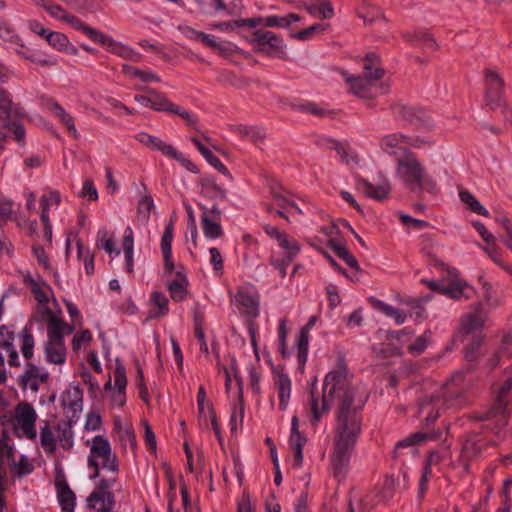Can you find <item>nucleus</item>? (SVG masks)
Returning a JSON list of instances; mask_svg holds the SVG:
<instances>
[{
  "mask_svg": "<svg viewBox=\"0 0 512 512\" xmlns=\"http://www.w3.org/2000/svg\"><path fill=\"white\" fill-rule=\"evenodd\" d=\"M348 374L347 363L339 359L335 369L325 377L322 396L315 392L314 385L310 392L314 425L329 410L332 399L337 398L341 401L336 416L334 451L331 460L333 474L338 481L346 479L349 473L352 446L351 386Z\"/></svg>",
  "mask_w": 512,
  "mask_h": 512,
  "instance_id": "obj_1",
  "label": "nucleus"
},
{
  "mask_svg": "<svg viewBox=\"0 0 512 512\" xmlns=\"http://www.w3.org/2000/svg\"><path fill=\"white\" fill-rule=\"evenodd\" d=\"M464 381L465 374L457 372L437 394L426 397L420 402L418 413L425 427L433 425L444 408H461L466 404Z\"/></svg>",
  "mask_w": 512,
  "mask_h": 512,
  "instance_id": "obj_2",
  "label": "nucleus"
},
{
  "mask_svg": "<svg viewBox=\"0 0 512 512\" xmlns=\"http://www.w3.org/2000/svg\"><path fill=\"white\" fill-rule=\"evenodd\" d=\"M359 61L363 75L354 77V96L366 101L368 107H372L376 97L389 93L390 83L381 81L385 71L376 53L370 52Z\"/></svg>",
  "mask_w": 512,
  "mask_h": 512,
  "instance_id": "obj_3",
  "label": "nucleus"
},
{
  "mask_svg": "<svg viewBox=\"0 0 512 512\" xmlns=\"http://www.w3.org/2000/svg\"><path fill=\"white\" fill-rule=\"evenodd\" d=\"M395 175L409 191L420 197L424 192L435 195L438 191L436 181L411 151H405L396 159Z\"/></svg>",
  "mask_w": 512,
  "mask_h": 512,
  "instance_id": "obj_4",
  "label": "nucleus"
},
{
  "mask_svg": "<svg viewBox=\"0 0 512 512\" xmlns=\"http://www.w3.org/2000/svg\"><path fill=\"white\" fill-rule=\"evenodd\" d=\"M510 401H512V376L499 387L495 403L487 410L472 412L470 418L476 421H492L493 423L486 425V428L500 439L501 431L508 423L506 411Z\"/></svg>",
  "mask_w": 512,
  "mask_h": 512,
  "instance_id": "obj_5",
  "label": "nucleus"
},
{
  "mask_svg": "<svg viewBox=\"0 0 512 512\" xmlns=\"http://www.w3.org/2000/svg\"><path fill=\"white\" fill-rule=\"evenodd\" d=\"M138 91H145V94L134 95V101L143 107L150 108L157 112L174 114L185 120L188 124L194 125L196 118L187 110L171 102L168 97L154 89H146L142 86H135Z\"/></svg>",
  "mask_w": 512,
  "mask_h": 512,
  "instance_id": "obj_6",
  "label": "nucleus"
},
{
  "mask_svg": "<svg viewBox=\"0 0 512 512\" xmlns=\"http://www.w3.org/2000/svg\"><path fill=\"white\" fill-rule=\"evenodd\" d=\"M24 116L23 108L18 103H14L10 93L0 88V123L4 128L13 133L15 141L19 144L25 142V129L18 119Z\"/></svg>",
  "mask_w": 512,
  "mask_h": 512,
  "instance_id": "obj_7",
  "label": "nucleus"
},
{
  "mask_svg": "<svg viewBox=\"0 0 512 512\" xmlns=\"http://www.w3.org/2000/svg\"><path fill=\"white\" fill-rule=\"evenodd\" d=\"M38 5L47 11L51 17L71 25L76 30L82 31L93 41L102 45H112L113 40L110 37L90 26H87L78 17L70 14L60 5L52 3L51 1H41Z\"/></svg>",
  "mask_w": 512,
  "mask_h": 512,
  "instance_id": "obj_8",
  "label": "nucleus"
},
{
  "mask_svg": "<svg viewBox=\"0 0 512 512\" xmlns=\"http://www.w3.org/2000/svg\"><path fill=\"white\" fill-rule=\"evenodd\" d=\"M88 463L94 468L92 478L99 476V468L116 472L118 469V461L116 455L112 452L109 441L102 437L96 436L90 444V453Z\"/></svg>",
  "mask_w": 512,
  "mask_h": 512,
  "instance_id": "obj_9",
  "label": "nucleus"
},
{
  "mask_svg": "<svg viewBox=\"0 0 512 512\" xmlns=\"http://www.w3.org/2000/svg\"><path fill=\"white\" fill-rule=\"evenodd\" d=\"M394 117L405 125L419 127H431L432 119L425 110L419 107L397 102L391 107Z\"/></svg>",
  "mask_w": 512,
  "mask_h": 512,
  "instance_id": "obj_10",
  "label": "nucleus"
},
{
  "mask_svg": "<svg viewBox=\"0 0 512 512\" xmlns=\"http://www.w3.org/2000/svg\"><path fill=\"white\" fill-rule=\"evenodd\" d=\"M484 105L490 110L501 106L504 99V80L501 75L490 68L484 70Z\"/></svg>",
  "mask_w": 512,
  "mask_h": 512,
  "instance_id": "obj_11",
  "label": "nucleus"
},
{
  "mask_svg": "<svg viewBox=\"0 0 512 512\" xmlns=\"http://www.w3.org/2000/svg\"><path fill=\"white\" fill-rule=\"evenodd\" d=\"M37 414L33 406L29 403H19L15 410L14 428L17 432L28 439L34 440L37 437L35 422Z\"/></svg>",
  "mask_w": 512,
  "mask_h": 512,
  "instance_id": "obj_12",
  "label": "nucleus"
},
{
  "mask_svg": "<svg viewBox=\"0 0 512 512\" xmlns=\"http://www.w3.org/2000/svg\"><path fill=\"white\" fill-rule=\"evenodd\" d=\"M251 43L258 52H264L268 55H279L283 53L284 44L282 39L271 31L261 29L255 31Z\"/></svg>",
  "mask_w": 512,
  "mask_h": 512,
  "instance_id": "obj_13",
  "label": "nucleus"
},
{
  "mask_svg": "<svg viewBox=\"0 0 512 512\" xmlns=\"http://www.w3.org/2000/svg\"><path fill=\"white\" fill-rule=\"evenodd\" d=\"M39 317L41 321L47 323L48 340H63L65 335L73 332V327L61 318L60 311L43 310V314Z\"/></svg>",
  "mask_w": 512,
  "mask_h": 512,
  "instance_id": "obj_14",
  "label": "nucleus"
},
{
  "mask_svg": "<svg viewBox=\"0 0 512 512\" xmlns=\"http://www.w3.org/2000/svg\"><path fill=\"white\" fill-rule=\"evenodd\" d=\"M24 283L30 288L37 301L36 313L38 316L43 314V310H52L48 306L49 297L52 292L45 282L40 279H34L30 274H26L24 276Z\"/></svg>",
  "mask_w": 512,
  "mask_h": 512,
  "instance_id": "obj_15",
  "label": "nucleus"
},
{
  "mask_svg": "<svg viewBox=\"0 0 512 512\" xmlns=\"http://www.w3.org/2000/svg\"><path fill=\"white\" fill-rule=\"evenodd\" d=\"M277 242L282 249L286 250V255L281 260L272 258L271 264L280 271L282 277H285L286 268L290 265L294 257L300 251V245L295 239L286 233H284L282 236H279Z\"/></svg>",
  "mask_w": 512,
  "mask_h": 512,
  "instance_id": "obj_16",
  "label": "nucleus"
},
{
  "mask_svg": "<svg viewBox=\"0 0 512 512\" xmlns=\"http://www.w3.org/2000/svg\"><path fill=\"white\" fill-rule=\"evenodd\" d=\"M48 377L47 372L42 371L32 363H28L24 373L19 377V385L24 390L30 389L33 393H37L40 385L47 383Z\"/></svg>",
  "mask_w": 512,
  "mask_h": 512,
  "instance_id": "obj_17",
  "label": "nucleus"
},
{
  "mask_svg": "<svg viewBox=\"0 0 512 512\" xmlns=\"http://www.w3.org/2000/svg\"><path fill=\"white\" fill-rule=\"evenodd\" d=\"M488 320V313L483 304L477 302L473 304L472 311L465 314L461 319V327L465 333H471L481 330Z\"/></svg>",
  "mask_w": 512,
  "mask_h": 512,
  "instance_id": "obj_18",
  "label": "nucleus"
},
{
  "mask_svg": "<svg viewBox=\"0 0 512 512\" xmlns=\"http://www.w3.org/2000/svg\"><path fill=\"white\" fill-rule=\"evenodd\" d=\"M356 189L368 198L376 201H384L390 195L391 184L388 179H385L378 185H374L363 178H358L356 181Z\"/></svg>",
  "mask_w": 512,
  "mask_h": 512,
  "instance_id": "obj_19",
  "label": "nucleus"
},
{
  "mask_svg": "<svg viewBox=\"0 0 512 512\" xmlns=\"http://www.w3.org/2000/svg\"><path fill=\"white\" fill-rule=\"evenodd\" d=\"M55 486L62 510L65 512H74L76 500L75 494L68 486L63 473H57L55 477Z\"/></svg>",
  "mask_w": 512,
  "mask_h": 512,
  "instance_id": "obj_20",
  "label": "nucleus"
},
{
  "mask_svg": "<svg viewBox=\"0 0 512 512\" xmlns=\"http://www.w3.org/2000/svg\"><path fill=\"white\" fill-rule=\"evenodd\" d=\"M407 135L402 133H389L380 140V149L382 152L396 156L399 152L410 151L406 148Z\"/></svg>",
  "mask_w": 512,
  "mask_h": 512,
  "instance_id": "obj_21",
  "label": "nucleus"
},
{
  "mask_svg": "<svg viewBox=\"0 0 512 512\" xmlns=\"http://www.w3.org/2000/svg\"><path fill=\"white\" fill-rule=\"evenodd\" d=\"M127 385L125 369L117 366L114 370V387L111 393L112 403L118 407L124 406L126 402L125 388Z\"/></svg>",
  "mask_w": 512,
  "mask_h": 512,
  "instance_id": "obj_22",
  "label": "nucleus"
},
{
  "mask_svg": "<svg viewBox=\"0 0 512 512\" xmlns=\"http://www.w3.org/2000/svg\"><path fill=\"white\" fill-rule=\"evenodd\" d=\"M167 288L172 300L176 302L185 300L188 295V280L185 274L178 270L175 278L168 283Z\"/></svg>",
  "mask_w": 512,
  "mask_h": 512,
  "instance_id": "obj_23",
  "label": "nucleus"
},
{
  "mask_svg": "<svg viewBox=\"0 0 512 512\" xmlns=\"http://www.w3.org/2000/svg\"><path fill=\"white\" fill-rule=\"evenodd\" d=\"M135 139L142 145L146 146L149 149L156 150L161 152L164 156H168V154L172 151L173 145L164 142L162 139L150 135L146 132H140L135 136Z\"/></svg>",
  "mask_w": 512,
  "mask_h": 512,
  "instance_id": "obj_24",
  "label": "nucleus"
},
{
  "mask_svg": "<svg viewBox=\"0 0 512 512\" xmlns=\"http://www.w3.org/2000/svg\"><path fill=\"white\" fill-rule=\"evenodd\" d=\"M202 209L201 223L204 235L207 238L217 239L223 236V229L220 220L212 219L208 213V208L200 206Z\"/></svg>",
  "mask_w": 512,
  "mask_h": 512,
  "instance_id": "obj_25",
  "label": "nucleus"
},
{
  "mask_svg": "<svg viewBox=\"0 0 512 512\" xmlns=\"http://www.w3.org/2000/svg\"><path fill=\"white\" fill-rule=\"evenodd\" d=\"M236 301L248 316L256 317L258 315L259 299L256 295L240 290L236 295Z\"/></svg>",
  "mask_w": 512,
  "mask_h": 512,
  "instance_id": "obj_26",
  "label": "nucleus"
},
{
  "mask_svg": "<svg viewBox=\"0 0 512 512\" xmlns=\"http://www.w3.org/2000/svg\"><path fill=\"white\" fill-rule=\"evenodd\" d=\"M46 358L50 363L63 364L66 359V349L63 340H48L45 345Z\"/></svg>",
  "mask_w": 512,
  "mask_h": 512,
  "instance_id": "obj_27",
  "label": "nucleus"
},
{
  "mask_svg": "<svg viewBox=\"0 0 512 512\" xmlns=\"http://www.w3.org/2000/svg\"><path fill=\"white\" fill-rule=\"evenodd\" d=\"M275 387L278 391L280 408L285 410L288 406L291 396V380L283 373H277L274 380Z\"/></svg>",
  "mask_w": 512,
  "mask_h": 512,
  "instance_id": "obj_28",
  "label": "nucleus"
},
{
  "mask_svg": "<svg viewBox=\"0 0 512 512\" xmlns=\"http://www.w3.org/2000/svg\"><path fill=\"white\" fill-rule=\"evenodd\" d=\"M8 440L7 434L3 432L0 437V477L6 475L7 466L15 465L14 451Z\"/></svg>",
  "mask_w": 512,
  "mask_h": 512,
  "instance_id": "obj_29",
  "label": "nucleus"
},
{
  "mask_svg": "<svg viewBox=\"0 0 512 512\" xmlns=\"http://www.w3.org/2000/svg\"><path fill=\"white\" fill-rule=\"evenodd\" d=\"M483 452V443L479 440V433H471L467 436L462 446V457L465 460L477 458Z\"/></svg>",
  "mask_w": 512,
  "mask_h": 512,
  "instance_id": "obj_30",
  "label": "nucleus"
},
{
  "mask_svg": "<svg viewBox=\"0 0 512 512\" xmlns=\"http://www.w3.org/2000/svg\"><path fill=\"white\" fill-rule=\"evenodd\" d=\"M150 302L153 305V308L150 310L148 314L149 319H155L160 318L162 316H165L168 311V299L167 297L158 291H155L151 294Z\"/></svg>",
  "mask_w": 512,
  "mask_h": 512,
  "instance_id": "obj_31",
  "label": "nucleus"
},
{
  "mask_svg": "<svg viewBox=\"0 0 512 512\" xmlns=\"http://www.w3.org/2000/svg\"><path fill=\"white\" fill-rule=\"evenodd\" d=\"M16 53L19 56L31 61L32 63L42 66V67H52V66H56L58 64V62L55 58L45 57V56H41L40 54L34 53L28 47H26L25 44H24V48H22L21 46H18V48L16 49Z\"/></svg>",
  "mask_w": 512,
  "mask_h": 512,
  "instance_id": "obj_32",
  "label": "nucleus"
},
{
  "mask_svg": "<svg viewBox=\"0 0 512 512\" xmlns=\"http://www.w3.org/2000/svg\"><path fill=\"white\" fill-rule=\"evenodd\" d=\"M202 194L211 199L225 200L227 198V191L219 186L215 180L211 178H203L200 181Z\"/></svg>",
  "mask_w": 512,
  "mask_h": 512,
  "instance_id": "obj_33",
  "label": "nucleus"
},
{
  "mask_svg": "<svg viewBox=\"0 0 512 512\" xmlns=\"http://www.w3.org/2000/svg\"><path fill=\"white\" fill-rule=\"evenodd\" d=\"M440 461H441V455L439 452L432 451L428 455V457L425 461V465H424L422 476H421L420 483H419V490H420L421 496H423V494L427 490V483L432 474V470H431L432 465H437L438 463H440Z\"/></svg>",
  "mask_w": 512,
  "mask_h": 512,
  "instance_id": "obj_34",
  "label": "nucleus"
},
{
  "mask_svg": "<svg viewBox=\"0 0 512 512\" xmlns=\"http://www.w3.org/2000/svg\"><path fill=\"white\" fill-rule=\"evenodd\" d=\"M113 502L114 499L112 493L108 490H105V487L103 486L93 491L87 498V506L90 509H94L97 503H102L103 505L107 506L106 508H111Z\"/></svg>",
  "mask_w": 512,
  "mask_h": 512,
  "instance_id": "obj_35",
  "label": "nucleus"
},
{
  "mask_svg": "<svg viewBox=\"0 0 512 512\" xmlns=\"http://www.w3.org/2000/svg\"><path fill=\"white\" fill-rule=\"evenodd\" d=\"M430 439H435V435L433 433H430V432L413 433V434L409 435L408 437H406L405 439L399 441L396 444V447L394 450V455L397 456L401 448L419 445V444L425 443L427 440H430Z\"/></svg>",
  "mask_w": 512,
  "mask_h": 512,
  "instance_id": "obj_36",
  "label": "nucleus"
},
{
  "mask_svg": "<svg viewBox=\"0 0 512 512\" xmlns=\"http://www.w3.org/2000/svg\"><path fill=\"white\" fill-rule=\"evenodd\" d=\"M154 209V201L149 194H145L138 202L136 220L141 225L149 222L151 211Z\"/></svg>",
  "mask_w": 512,
  "mask_h": 512,
  "instance_id": "obj_37",
  "label": "nucleus"
},
{
  "mask_svg": "<svg viewBox=\"0 0 512 512\" xmlns=\"http://www.w3.org/2000/svg\"><path fill=\"white\" fill-rule=\"evenodd\" d=\"M306 442H307V438L305 436H303L302 434L290 435L289 444H290L292 451L294 452L293 466L295 468H300L302 466V463H303L302 450H303V447L306 444Z\"/></svg>",
  "mask_w": 512,
  "mask_h": 512,
  "instance_id": "obj_38",
  "label": "nucleus"
},
{
  "mask_svg": "<svg viewBox=\"0 0 512 512\" xmlns=\"http://www.w3.org/2000/svg\"><path fill=\"white\" fill-rule=\"evenodd\" d=\"M209 405H212V403L207 398L204 387L200 386L197 394L198 418L200 425L207 426V414H209Z\"/></svg>",
  "mask_w": 512,
  "mask_h": 512,
  "instance_id": "obj_39",
  "label": "nucleus"
},
{
  "mask_svg": "<svg viewBox=\"0 0 512 512\" xmlns=\"http://www.w3.org/2000/svg\"><path fill=\"white\" fill-rule=\"evenodd\" d=\"M52 109L55 115L60 119V121L66 126L69 134H71L74 138L78 137V133L74 124L73 117L65 111L58 103H54Z\"/></svg>",
  "mask_w": 512,
  "mask_h": 512,
  "instance_id": "obj_40",
  "label": "nucleus"
},
{
  "mask_svg": "<svg viewBox=\"0 0 512 512\" xmlns=\"http://www.w3.org/2000/svg\"><path fill=\"white\" fill-rule=\"evenodd\" d=\"M200 41L204 43L206 46L218 51L219 53L225 55L234 51L235 46L229 42H217L210 35L202 33Z\"/></svg>",
  "mask_w": 512,
  "mask_h": 512,
  "instance_id": "obj_41",
  "label": "nucleus"
},
{
  "mask_svg": "<svg viewBox=\"0 0 512 512\" xmlns=\"http://www.w3.org/2000/svg\"><path fill=\"white\" fill-rule=\"evenodd\" d=\"M57 438L59 440L60 445L69 450L73 446V431L71 425L67 422H63L58 425L57 428Z\"/></svg>",
  "mask_w": 512,
  "mask_h": 512,
  "instance_id": "obj_42",
  "label": "nucleus"
},
{
  "mask_svg": "<svg viewBox=\"0 0 512 512\" xmlns=\"http://www.w3.org/2000/svg\"><path fill=\"white\" fill-rule=\"evenodd\" d=\"M40 440L43 449L47 453H54L56 449V438L48 423H45V425L41 427Z\"/></svg>",
  "mask_w": 512,
  "mask_h": 512,
  "instance_id": "obj_43",
  "label": "nucleus"
},
{
  "mask_svg": "<svg viewBox=\"0 0 512 512\" xmlns=\"http://www.w3.org/2000/svg\"><path fill=\"white\" fill-rule=\"evenodd\" d=\"M0 37L5 41L14 43L17 46H21L22 48H24V42L16 34L13 26L7 21H0Z\"/></svg>",
  "mask_w": 512,
  "mask_h": 512,
  "instance_id": "obj_44",
  "label": "nucleus"
},
{
  "mask_svg": "<svg viewBox=\"0 0 512 512\" xmlns=\"http://www.w3.org/2000/svg\"><path fill=\"white\" fill-rule=\"evenodd\" d=\"M133 233L130 228L126 230V234L123 237V250L126 259L127 271L129 273L133 272Z\"/></svg>",
  "mask_w": 512,
  "mask_h": 512,
  "instance_id": "obj_45",
  "label": "nucleus"
},
{
  "mask_svg": "<svg viewBox=\"0 0 512 512\" xmlns=\"http://www.w3.org/2000/svg\"><path fill=\"white\" fill-rule=\"evenodd\" d=\"M459 195L461 200L468 205L471 211L485 217L489 215L488 210L484 208L469 191H461Z\"/></svg>",
  "mask_w": 512,
  "mask_h": 512,
  "instance_id": "obj_46",
  "label": "nucleus"
},
{
  "mask_svg": "<svg viewBox=\"0 0 512 512\" xmlns=\"http://www.w3.org/2000/svg\"><path fill=\"white\" fill-rule=\"evenodd\" d=\"M300 20V17L295 13H290L287 16L279 17V16H269L265 18L264 24L268 27L278 26V27H288L292 22H297Z\"/></svg>",
  "mask_w": 512,
  "mask_h": 512,
  "instance_id": "obj_47",
  "label": "nucleus"
},
{
  "mask_svg": "<svg viewBox=\"0 0 512 512\" xmlns=\"http://www.w3.org/2000/svg\"><path fill=\"white\" fill-rule=\"evenodd\" d=\"M307 11L309 12V14L320 19H328L333 16V8L328 2L312 4L307 7Z\"/></svg>",
  "mask_w": 512,
  "mask_h": 512,
  "instance_id": "obj_48",
  "label": "nucleus"
},
{
  "mask_svg": "<svg viewBox=\"0 0 512 512\" xmlns=\"http://www.w3.org/2000/svg\"><path fill=\"white\" fill-rule=\"evenodd\" d=\"M496 221L505 230V234L501 236V241L512 252V221L504 215L497 217Z\"/></svg>",
  "mask_w": 512,
  "mask_h": 512,
  "instance_id": "obj_49",
  "label": "nucleus"
},
{
  "mask_svg": "<svg viewBox=\"0 0 512 512\" xmlns=\"http://www.w3.org/2000/svg\"><path fill=\"white\" fill-rule=\"evenodd\" d=\"M97 247L104 249L107 253H116L119 255L120 251L115 249L114 241L111 236L108 235L106 230L98 232Z\"/></svg>",
  "mask_w": 512,
  "mask_h": 512,
  "instance_id": "obj_50",
  "label": "nucleus"
},
{
  "mask_svg": "<svg viewBox=\"0 0 512 512\" xmlns=\"http://www.w3.org/2000/svg\"><path fill=\"white\" fill-rule=\"evenodd\" d=\"M328 243L338 255V257L342 258L348 265H352V256L349 254L346 246L340 240L331 238L328 240Z\"/></svg>",
  "mask_w": 512,
  "mask_h": 512,
  "instance_id": "obj_51",
  "label": "nucleus"
},
{
  "mask_svg": "<svg viewBox=\"0 0 512 512\" xmlns=\"http://www.w3.org/2000/svg\"><path fill=\"white\" fill-rule=\"evenodd\" d=\"M487 246L482 247L483 250L488 254L491 260L497 265H503L501 258V248L496 243V238L493 237V242H486Z\"/></svg>",
  "mask_w": 512,
  "mask_h": 512,
  "instance_id": "obj_52",
  "label": "nucleus"
},
{
  "mask_svg": "<svg viewBox=\"0 0 512 512\" xmlns=\"http://www.w3.org/2000/svg\"><path fill=\"white\" fill-rule=\"evenodd\" d=\"M308 342L309 332L301 329L298 340V361L300 364H304L307 360Z\"/></svg>",
  "mask_w": 512,
  "mask_h": 512,
  "instance_id": "obj_53",
  "label": "nucleus"
},
{
  "mask_svg": "<svg viewBox=\"0 0 512 512\" xmlns=\"http://www.w3.org/2000/svg\"><path fill=\"white\" fill-rule=\"evenodd\" d=\"M46 40L48 43L57 49L58 51L62 52L67 41L69 40L68 37L60 32H49L46 35Z\"/></svg>",
  "mask_w": 512,
  "mask_h": 512,
  "instance_id": "obj_54",
  "label": "nucleus"
},
{
  "mask_svg": "<svg viewBox=\"0 0 512 512\" xmlns=\"http://www.w3.org/2000/svg\"><path fill=\"white\" fill-rule=\"evenodd\" d=\"M168 158L177 160L184 168L192 173H198V167L189 159H187L182 153L178 152L173 146L172 151L168 154Z\"/></svg>",
  "mask_w": 512,
  "mask_h": 512,
  "instance_id": "obj_55",
  "label": "nucleus"
},
{
  "mask_svg": "<svg viewBox=\"0 0 512 512\" xmlns=\"http://www.w3.org/2000/svg\"><path fill=\"white\" fill-rule=\"evenodd\" d=\"M173 222L170 221L161 238V250L163 254L172 253Z\"/></svg>",
  "mask_w": 512,
  "mask_h": 512,
  "instance_id": "obj_56",
  "label": "nucleus"
},
{
  "mask_svg": "<svg viewBox=\"0 0 512 512\" xmlns=\"http://www.w3.org/2000/svg\"><path fill=\"white\" fill-rule=\"evenodd\" d=\"M465 288H467L466 283L453 282L447 285L443 290H441V293L448 295L453 299H460L464 295Z\"/></svg>",
  "mask_w": 512,
  "mask_h": 512,
  "instance_id": "obj_57",
  "label": "nucleus"
},
{
  "mask_svg": "<svg viewBox=\"0 0 512 512\" xmlns=\"http://www.w3.org/2000/svg\"><path fill=\"white\" fill-rule=\"evenodd\" d=\"M431 337V332L427 331L423 335L416 338V340L409 345L408 350L411 353L421 354L427 347Z\"/></svg>",
  "mask_w": 512,
  "mask_h": 512,
  "instance_id": "obj_58",
  "label": "nucleus"
},
{
  "mask_svg": "<svg viewBox=\"0 0 512 512\" xmlns=\"http://www.w3.org/2000/svg\"><path fill=\"white\" fill-rule=\"evenodd\" d=\"M433 142L427 137L407 135L406 148L422 149L431 146Z\"/></svg>",
  "mask_w": 512,
  "mask_h": 512,
  "instance_id": "obj_59",
  "label": "nucleus"
},
{
  "mask_svg": "<svg viewBox=\"0 0 512 512\" xmlns=\"http://www.w3.org/2000/svg\"><path fill=\"white\" fill-rule=\"evenodd\" d=\"M204 158L216 170H218L223 175L227 176L229 179H232V175L230 174L227 167L221 162V160L216 155L213 154L212 151H210V153L206 155Z\"/></svg>",
  "mask_w": 512,
  "mask_h": 512,
  "instance_id": "obj_60",
  "label": "nucleus"
},
{
  "mask_svg": "<svg viewBox=\"0 0 512 512\" xmlns=\"http://www.w3.org/2000/svg\"><path fill=\"white\" fill-rule=\"evenodd\" d=\"M399 219L401 220L404 226H412L417 230H421L429 226V223L427 221L415 219L409 215L402 213L399 214Z\"/></svg>",
  "mask_w": 512,
  "mask_h": 512,
  "instance_id": "obj_61",
  "label": "nucleus"
},
{
  "mask_svg": "<svg viewBox=\"0 0 512 512\" xmlns=\"http://www.w3.org/2000/svg\"><path fill=\"white\" fill-rule=\"evenodd\" d=\"M34 339L29 333H24L22 338V353L26 359H31L33 356Z\"/></svg>",
  "mask_w": 512,
  "mask_h": 512,
  "instance_id": "obj_62",
  "label": "nucleus"
},
{
  "mask_svg": "<svg viewBox=\"0 0 512 512\" xmlns=\"http://www.w3.org/2000/svg\"><path fill=\"white\" fill-rule=\"evenodd\" d=\"M209 262L213 265L215 271L223 270V258L220 251L216 247L209 249Z\"/></svg>",
  "mask_w": 512,
  "mask_h": 512,
  "instance_id": "obj_63",
  "label": "nucleus"
},
{
  "mask_svg": "<svg viewBox=\"0 0 512 512\" xmlns=\"http://www.w3.org/2000/svg\"><path fill=\"white\" fill-rule=\"evenodd\" d=\"M299 110L302 112L311 113L316 116H325L328 114L326 109L313 102H307L300 105Z\"/></svg>",
  "mask_w": 512,
  "mask_h": 512,
  "instance_id": "obj_64",
  "label": "nucleus"
}]
</instances>
